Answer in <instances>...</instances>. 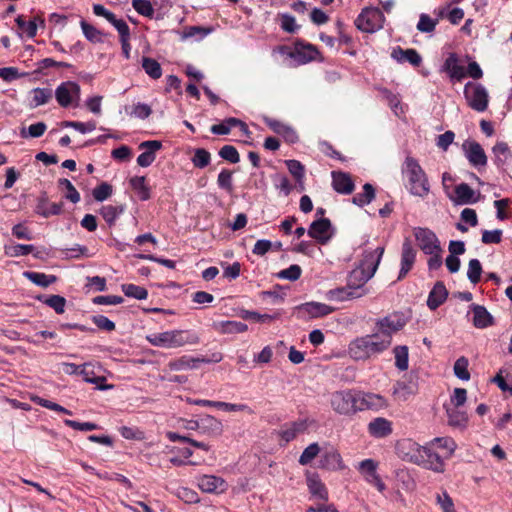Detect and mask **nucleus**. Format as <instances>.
<instances>
[{"label":"nucleus","mask_w":512,"mask_h":512,"mask_svg":"<svg viewBox=\"0 0 512 512\" xmlns=\"http://www.w3.org/2000/svg\"><path fill=\"white\" fill-rule=\"evenodd\" d=\"M383 253L384 247H378L374 251L366 252L359 265L349 273L347 285L353 292L359 294V298L368 294L369 290L365 287V284L374 276Z\"/></svg>","instance_id":"nucleus-1"},{"label":"nucleus","mask_w":512,"mask_h":512,"mask_svg":"<svg viewBox=\"0 0 512 512\" xmlns=\"http://www.w3.org/2000/svg\"><path fill=\"white\" fill-rule=\"evenodd\" d=\"M388 348V338L383 336V339H381L374 332L352 340L348 345V354L353 360L365 361L383 353Z\"/></svg>","instance_id":"nucleus-2"},{"label":"nucleus","mask_w":512,"mask_h":512,"mask_svg":"<svg viewBox=\"0 0 512 512\" xmlns=\"http://www.w3.org/2000/svg\"><path fill=\"white\" fill-rule=\"evenodd\" d=\"M146 340L153 346L177 349L185 345H196L200 342L199 335L192 330H169L152 333L146 336Z\"/></svg>","instance_id":"nucleus-3"},{"label":"nucleus","mask_w":512,"mask_h":512,"mask_svg":"<svg viewBox=\"0 0 512 512\" xmlns=\"http://www.w3.org/2000/svg\"><path fill=\"white\" fill-rule=\"evenodd\" d=\"M403 173L407 177V187L412 195L425 198L429 194L430 185L427 175L415 158L411 156L406 157Z\"/></svg>","instance_id":"nucleus-4"},{"label":"nucleus","mask_w":512,"mask_h":512,"mask_svg":"<svg viewBox=\"0 0 512 512\" xmlns=\"http://www.w3.org/2000/svg\"><path fill=\"white\" fill-rule=\"evenodd\" d=\"M330 404L332 409L341 415H353L358 409V391L340 390L331 394Z\"/></svg>","instance_id":"nucleus-5"},{"label":"nucleus","mask_w":512,"mask_h":512,"mask_svg":"<svg viewBox=\"0 0 512 512\" xmlns=\"http://www.w3.org/2000/svg\"><path fill=\"white\" fill-rule=\"evenodd\" d=\"M385 16L376 7H365L355 20V26L366 33H374L383 28Z\"/></svg>","instance_id":"nucleus-6"},{"label":"nucleus","mask_w":512,"mask_h":512,"mask_svg":"<svg viewBox=\"0 0 512 512\" xmlns=\"http://www.w3.org/2000/svg\"><path fill=\"white\" fill-rule=\"evenodd\" d=\"M464 97L468 105L477 112H483L488 107V93L481 84L466 83Z\"/></svg>","instance_id":"nucleus-7"},{"label":"nucleus","mask_w":512,"mask_h":512,"mask_svg":"<svg viewBox=\"0 0 512 512\" xmlns=\"http://www.w3.org/2000/svg\"><path fill=\"white\" fill-rule=\"evenodd\" d=\"M423 446L412 439H402L397 441L395 445L396 454L400 459L418 465L423 463L421 452H425Z\"/></svg>","instance_id":"nucleus-8"},{"label":"nucleus","mask_w":512,"mask_h":512,"mask_svg":"<svg viewBox=\"0 0 512 512\" xmlns=\"http://www.w3.org/2000/svg\"><path fill=\"white\" fill-rule=\"evenodd\" d=\"M55 98L61 107L77 106L80 100L79 84L73 81L62 82L55 90Z\"/></svg>","instance_id":"nucleus-9"},{"label":"nucleus","mask_w":512,"mask_h":512,"mask_svg":"<svg viewBox=\"0 0 512 512\" xmlns=\"http://www.w3.org/2000/svg\"><path fill=\"white\" fill-rule=\"evenodd\" d=\"M279 49L282 53H286L290 58L294 59L299 65L313 61L318 53L314 45L309 43L303 44L299 40L295 43L293 50L287 46H280Z\"/></svg>","instance_id":"nucleus-10"},{"label":"nucleus","mask_w":512,"mask_h":512,"mask_svg":"<svg viewBox=\"0 0 512 512\" xmlns=\"http://www.w3.org/2000/svg\"><path fill=\"white\" fill-rule=\"evenodd\" d=\"M405 324H406L405 321L397 315L386 316L382 319H379L376 322L375 333L381 339H383V336H386L389 340V347H390L391 343H392L393 334L398 332L399 330H401L405 326Z\"/></svg>","instance_id":"nucleus-11"},{"label":"nucleus","mask_w":512,"mask_h":512,"mask_svg":"<svg viewBox=\"0 0 512 512\" xmlns=\"http://www.w3.org/2000/svg\"><path fill=\"white\" fill-rule=\"evenodd\" d=\"M414 236L420 249L425 254H434L442 252L439 240L436 234L428 228L417 227L414 229Z\"/></svg>","instance_id":"nucleus-12"},{"label":"nucleus","mask_w":512,"mask_h":512,"mask_svg":"<svg viewBox=\"0 0 512 512\" xmlns=\"http://www.w3.org/2000/svg\"><path fill=\"white\" fill-rule=\"evenodd\" d=\"M422 449L425 451L421 452L423 463H418V465L436 473H443L445 471L444 456L435 452L430 444L423 446Z\"/></svg>","instance_id":"nucleus-13"},{"label":"nucleus","mask_w":512,"mask_h":512,"mask_svg":"<svg viewBox=\"0 0 512 512\" xmlns=\"http://www.w3.org/2000/svg\"><path fill=\"white\" fill-rule=\"evenodd\" d=\"M376 470L377 463L373 459H365L359 464V471L364 475L365 480L382 493L386 489V485L377 474Z\"/></svg>","instance_id":"nucleus-14"},{"label":"nucleus","mask_w":512,"mask_h":512,"mask_svg":"<svg viewBox=\"0 0 512 512\" xmlns=\"http://www.w3.org/2000/svg\"><path fill=\"white\" fill-rule=\"evenodd\" d=\"M143 152L137 157V164L141 167L150 166L156 159V152L162 149V142L158 140L143 141L138 146Z\"/></svg>","instance_id":"nucleus-15"},{"label":"nucleus","mask_w":512,"mask_h":512,"mask_svg":"<svg viewBox=\"0 0 512 512\" xmlns=\"http://www.w3.org/2000/svg\"><path fill=\"white\" fill-rule=\"evenodd\" d=\"M330 229L331 221L328 218H320L311 223L307 233L319 244L325 245L331 238V235L329 234Z\"/></svg>","instance_id":"nucleus-16"},{"label":"nucleus","mask_w":512,"mask_h":512,"mask_svg":"<svg viewBox=\"0 0 512 512\" xmlns=\"http://www.w3.org/2000/svg\"><path fill=\"white\" fill-rule=\"evenodd\" d=\"M358 409L359 411L374 410L379 411L387 407V400L380 394L365 393L358 391Z\"/></svg>","instance_id":"nucleus-17"},{"label":"nucleus","mask_w":512,"mask_h":512,"mask_svg":"<svg viewBox=\"0 0 512 512\" xmlns=\"http://www.w3.org/2000/svg\"><path fill=\"white\" fill-rule=\"evenodd\" d=\"M199 489L205 493H223L227 490L226 481L215 475H202L197 478Z\"/></svg>","instance_id":"nucleus-18"},{"label":"nucleus","mask_w":512,"mask_h":512,"mask_svg":"<svg viewBox=\"0 0 512 512\" xmlns=\"http://www.w3.org/2000/svg\"><path fill=\"white\" fill-rule=\"evenodd\" d=\"M264 122L274 133L282 136L287 143L294 144L298 142L299 136L292 126L268 117L264 119Z\"/></svg>","instance_id":"nucleus-19"},{"label":"nucleus","mask_w":512,"mask_h":512,"mask_svg":"<svg viewBox=\"0 0 512 512\" xmlns=\"http://www.w3.org/2000/svg\"><path fill=\"white\" fill-rule=\"evenodd\" d=\"M62 211L63 202H49V198L46 192L41 193V195L38 197L35 207L36 214L44 218H49L51 216L60 215Z\"/></svg>","instance_id":"nucleus-20"},{"label":"nucleus","mask_w":512,"mask_h":512,"mask_svg":"<svg viewBox=\"0 0 512 512\" xmlns=\"http://www.w3.org/2000/svg\"><path fill=\"white\" fill-rule=\"evenodd\" d=\"M416 250L413 248L411 241L407 238L402 244L401 252V268L398 275V280H402L406 277L409 271L412 269L416 260Z\"/></svg>","instance_id":"nucleus-21"},{"label":"nucleus","mask_w":512,"mask_h":512,"mask_svg":"<svg viewBox=\"0 0 512 512\" xmlns=\"http://www.w3.org/2000/svg\"><path fill=\"white\" fill-rule=\"evenodd\" d=\"M331 176L332 186L336 192L343 195H349L354 191L355 184L350 174L342 171H333Z\"/></svg>","instance_id":"nucleus-22"},{"label":"nucleus","mask_w":512,"mask_h":512,"mask_svg":"<svg viewBox=\"0 0 512 512\" xmlns=\"http://www.w3.org/2000/svg\"><path fill=\"white\" fill-rule=\"evenodd\" d=\"M222 431V422L214 416L205 414L199 417V433L213 437L221 435Z\"/></svg>","instance_id":"nucleus-23"},{"label":"nucleus","mask_w":512,"mask_h":512,"mask_svg":"<svg viewBox=\"0 0 512 512\" xmlns=\"http://www.w3.org/2000/svg\"><path fill=\"white\" fill-rule=\"evenodd\" d=\"M466 157L469 163L474 167L486 166L487 156L482 146L475 141L464 144Z\"/></svg>","instance_id":"nucleus-24"},{"label":"nucleus","mask_w":512,"mask_h":512,"mask_svg":"<svg viewBox=\"0 0 512 512\" xmlns=\"http://www.w3.org/2000/svg\"><path fill=\"white\" fill-rule=\"evenodd\" d=\"M298 310L311 318H320L333 313L336 308L320 302H306L298 306Z\"/></svg>","instance_id":"nucleus-25"},{"label":"nucleus","mask_w":512,"mask_h":512,"mask_svg":"<svg viewBox=\"0 0 512 512\" xmlns=\"http://www.w3.org/2000/svg\"><path fill=\"white\" fill-rule=\"evenodd\" d=\"M368 433L374 438H385L393 432L392 422L383 417H377L369 422Z\"/></svg>","instance_id":"nucleus-26"},{"label":"nucleus","mask_w":512,"mask_h":512,"mask_svg":"<svg viewBox=\"0 0 512 512\" xmlns=\"http://www.w3.org/2000/svg\"><path fill=\"white\" fill-rule=\"evenodd\" d=\"M307 428V421L299 419L297 421L284 424L279 431V436L286 443H289L290 441L294 440L298 434L306 431Z\"/></svg>","instance_id":"nucleus-27"},{"label":"nucleus","mask_w":512,"mask_h":512,"mask_svg":"<svg viewBox=\"0 0 512 512\" xmlns=\"http://www.w3.org/2000/svg\"><path fill=\"white\" fill-rule=\"evenodd\" d=\"M391 57L399 63L408 62L414 67H419L422 63L421 55L413 48L402 49L398 46L393 49Z\"/></svg>","instance_id":"nucleus-28"},{"label":"nucleus","mask_w":512,"mask_h":512,"mask_svg":"<svg viewBox=\"0 0 512 512\" xmlns=\"http://www.w3.org/2000/svg\"><path fill=\"white\" fill-rule=\"evenodd\" d=\"M448 291L442 281H438L429 292L427 306L430 310H436L447 299Z\"/></svg>","instance_id":"nucleus-29"},{"label":"nucleus","mask_w":512,"mask_h":512,"mask_svg":"<svg viewBox=\"0 0 512 512\" xmlns=\"http://www.w3.org/2000/svg\"><path fill=\"white\" fill-rule=\"evenodd\" d=\"M459 59L456 53H450L443 64V71L448 73L451 79L461 81L466 77L465 69L459 65Z\"/></svg>","instance_id":"nucleus-30"},{"label":"nucleus","mask_w":512,"mask_h":512,"mask_svg":"<svg viewBox=\"0 0 512 512\" xmlns=\"http://www.w3.org/2000/svg\"><path fill=\"white\" fill-rule=\"evenodd\" d=\"M471 308L473 311V325L476 328L484 329L494 324L493 316L484 306L472 304Z\"/></svg>","instance_id":"nucleus-31"},{"label":"nucleus","mask_w":512,"mask_h":512,"mask_svg":"<svg viewBox=\"0 0 512 512\" xmlns=\"http://www.w3.org/2000/svg\"><path fill=\"white\" fill-rule=\"evenodd\" d=\"M80 375L82 376L84 381L96 384L98 389L100 390H107L111 388V385L101 384L102 382H105L106 379L105 377L96 375L94 371V365L92 363H84L83 368L80 371Z\"/></svg>","instance_id":"nucleus-32"},{"label":"nucleus","mask_w":512,"mask_h":512,"mask_svg":"<svg viewBox=\"0 0 512 512\" xmlns=\"http://www.w3.org/2000/svg\"><path fill=\"white\" fill-rule=\"evenodd\" d=\"M129 184L141 201L151 198L150 187L146 184L145 176H134L129 180Z\"/></svg>","instance_id":"nucleus-33"},{"label":"nucleus","mask_w":512,"mask_h":512,"mask_svg":"<svg viewBox=\"0 0 512 512\" xmlns=\"http://www.w3.org/2000/svg\"><path fill=\"white\" fill-rule=\"evenodd\" d=\"M454 192L456 194L455 201L459 204H471L476 202L474 190L466 183L455 186Z\"/></svg>","instance_id":"nucleus-34"},{"label":"nucleus","mask_w":512,"mask_h":512,"mask_svg":"<svg viewBox=\"0 0 512 512\" xmlns=\"http://www.w3.org/2000/svg\"><path fill=\"white\" fill-rule=\"evenodd\" d=\"M374 198L375 189L373 185L366 183L363 185V192L357 193L352 197V203L359 207H364L365 205L370 204Z\"/></svg>","instance_id":"nucleus-35"},{"label":"nucleus","mask_w":512,"mask_h":512,"mask_svg":"<svg viewBox=\"0 0 512 512\" xmlns=\"http://www.w3.org/2000/svg\"><path fill=\"white\" fill-rule=\"evenodd\" d=\"M23 275L33 284L41 287H48L51 284L55 283L57 280V277L55 275H47L45 273L40 272L25 271Z\"/></svg>","instance_id":"nucleus-36"},{"label":"nucleus","mask_w":512,"mask_h":512,"mask_svg":"<svg viewBox=\"0 0 512 512\" xmlns=\"http://www.w3.org/2000/svg\"><path fill=\"white\" fill-rule=\"evenodd\" d=\"M307 486L309 492L322 500H328V491L318 476H310L307 478Z\"/></svg>","instance_id":"nucleus-37"},{"label":"nucleus","mask_w":512,"mask_h":512,"mask_svg":"<svg viewBox=\"0 0 512 512\" xmlns=\"http://www.w3.org/2000/svg\"><path fill=\"white\" fill-rule=\"evenodd\" d=\"M32 100L30 106L35 108L41 105L48 103L53 96L52 90L50 88H34L31 91Z\"/></svg>","instance_id":"nucleus-38"},{"label":"nucleus","mask_w":512,"mask_h":512,"mask_svg":"<svg viewBox=\"0 0 512 512\" xmlns=\"http://www.w3.org/2000/svg\"><path fill=\"white\" fill-rule=\"evenodd\" d=\"M395 357V366L400 371H405L409 367V350L406 345H399L393 349Z\"/></svg>","instance_id":"nucleus-39"},{"label":"nucleus","mask_w":512,"mask_h":512,"mask_svg":"<svg viewBox=\"0 0 512 512\" xmlns=\"http://www.w3.org/2000/svg\"><path fill=\"white\" fill-rule=\"evenodd\" d=\"M429 444L444 450V458L446 459L450 458L456 449V443L450 437L434 438Z\"/></svg>","instance_id":"nucleus-40"},{"label":"nucleus","mask_w":512,"mask_h":512,"mask_svg":"<svg viewBox=\"0 0 512 512\" xmlns=\"http://www.w3.org/2000/svg\"><path fill=\"white\" fill-rule=\"evenodd\" d=\"M47 306L54 309L57 314H63L65 311L66 299L60 295L40 296L38 297Z\"/></svg>","instance_id":"nucleus-41"},{"label":"nucleus","mask_w":512,"mask_h":512,"mask_svg":"<svg viewBox=\"0 0 512 512\" xmlns=\"http://www.w3.org/2000/svg\"><path fill=\"white\" fill-rule=\"evenodd\" d=\"M327 297L330 300L345 301L349 299L359 298V294L353 292L348 285L341 288L332 289L327 293Z\"/></svg>","instance_id":"nucleus-42"},{"label":"nucleus","mask_w":512,"mask_h":512,"mask_svg":"<svg viewBox=\"0 0 512 512\" xmlns=\"http://www.w3.org/2000/svg\"><path fill=\"white\" fill-rule=\"evenodd\" d=\"M100 215L108 225H113L120 214L124 212V206L105 205L100 209Z\"/></svg>","instance_id":"nucleus-43"},{"label":"nucleus","mask_w":512,"mask_h":512,"mask_svg":"<svg viewBox=\"0 0 512 512\" xmlns=\"http://www.w3.org/2000/svg\"><path fill=\"white\" fill-rule=\"evenodd\" d=\"M460 407H454L453 409H447L448 423L453 427H463L468 421V416L465 411L459 409Z\"/></svg>","instance_id":"nucleus-44"},{"label":"nucleus","mask_w":512,"mask_h":512,"mask_svg":"<svg viewBox=\"0 0 512 512\" xmlns=\"http://www.w3.org/2000/svg\"><path fill=\"white\" fill-rule=\"evenodd\" d=\"M142 67L152 79H159L162 76L161 65L153 58L143 57Z\"/></svg>","instance_id":"nucleus-45"},{"label":"nucleus","mask_w":512,"mask_h":512,"mask_svg":"<svg viewBox=\"0 0 512 512\" xmlns=\"http://www.w3.org/2000/svg\"><path fill=\"white\" fill-rule=\"evenodd\" d=\"M81 28L84 36L92 43H102L103 42V33L98 30L93 25L87 23L85 20H82Z\"/></svg>","instance_id":"nucleus-46"},{"label":"nucleus","mask_w":512,"mask_h":512,"mask_svg":"<svg viewBox=\"0 0 512 512\" xmlns=\"http://www.w3.org/2000/svg\"><path fill=\"white\" fill-rule=\"evenodd\" d=\"M211 154L204 148H197L194 150V155L191 158V162L194 167L203 169L210 164Z\"/></svg>","instance_id":"nucleus-47"},{"label":"nucleus","mask_w":512,"mask_h":512,"mask_svg":"<svg viewBox=\"0 0 512 512\" xmlns=\"http://www.w3.org/2000/svg\"><path fill=\"white\" fill-rule=\"evenodd\" d=\"M493 153L495 156V164L497 166L504 165L507 159L510 157V149L508 144L505 142H497L493 147Z\"/></svg>","instance_id":"nucleus-48"},{"label":"nucleus","mask_w":512,"mask_h":512,"mask_svg":"<svg viewBox=\"0 0 512 512\" xmlns=\"http://www.w3.org/2000/svg\"><path fill=\"white\" fill-rule=\"evenodd\" d=\"M122 291L127 297L135 298L138 300H144L148 297V291L142 286L135 284H123Z\"/></svg>","instance_id":"nucleus-49"},{"label":"nucleus","mask_w":512,"mask_h":512,"mask_svg":"<svg viewBox=\"0 0 512 512\" xmlns=\"http://www.w3.org/2000/svg\"><path fill=\"white\" fill-rule=\"evenodd\" d=\"M61 126L63 128H73L77 130L78 132L85 134L88 132H92L96 129V122L95 121H88V122H80V121H63L61 123Z\"/></svg>","instance_id":"nucleus-50"},{"label":"nucleus","mask_w":512,"mask_h":512,"mask_svg":"<svg viewBox=\"0 0 512 512\" xmlns=\"http://www.w3.org/2000/svg\"><path fill=\"white\" fill-rule=\"evenodd\" d=\"M469 361L466 357H459L454 363V374L457 378L467 381L470 379V373L468 371Z\"/></svg>","instance_id":"nucleus-51"},{"label":"nucleus","mask_w":512,"mask_h":512,"mask_svg":"<svg viewBox=\"0 0 512 512\" xmlns=\"http://www.w3.org/2000/svg\"><path fill=\"white\" fill-rule=\"evenodd\" d=\"M217 185L219 188L231 193L233 191V171L222 169L217 178Z\"/></svg>","instance_id":"nucleus-52"},{"label":"nucleus","mask_w":512,"mask_h":512,"mask_svg":"<svg viewBox=\"0 0 512 512\" xmlns=\"http://www.w3.org/2000/svg\"><path fill=\"white\" fill-rule=\"evenodd\" d=\"M175 495L187 504H195L200 501L198 493L188 487H179L177 488Z\"/></svg>","instance_id":"nucleus-53"},{"label":"nucleus","mask_w":512,"mask_h":512,"mask_svg":"<svg viewBox=\"0 0 512 512\" xmlns=\"http://www.w3.org/2000/svg\"><path fill=\"white\" fill-rule=\"evenodd\" d=\"M15 22L17 27L25 32L28 37L33 38L37 34V23L35 20L26 21L23 15H19Z\"/></svg>","instance_id":"nucleus-54"},{"label":"nucleus","mask_w":512,"mask_h":512,"mask_svg":"<svg viewBox=\"0 0 512 512\" xmlns=\"http://www.w3.org/2000/svg\"><path fill=\"white\" fill-rule=\"evenodd\" d=\"M34 251L33 245L14 244L5 246V254L10 257H19L32 253Z\"/></svg>","instance_id":"nucleus-55"},{"label":"nucleus","mask_w":512,"mask_h":512,"mask_svg":"<svg viewBox=\"0 0 512 512\" xmlns=\"http://www.w3.org/2000/svg\"><path fill=\"white\" fill-rule=\"evenodd\" d=\"M482 265L478 259H471L468 263L467 277L473 284L480 282L482 274Z\"/></svg>","instance_id":"nucleus-56"},{"label":"nucleus","mask_w":512,"mask_h":512,"mask_svg":"<svg viewBox=\"0 0 512 512\" xmlns=\"http://www.w3.org/2000/svg\"><path fill=\"white\" fill-rule=\"evenodd\" d=\"M132 7L142 16L152 19L154 17V8L149 0H132Z\"/></svg>","instance_id":"nucleus-57"},{"label":"nucleus","mask_w":512,"mask_h":512,"mask_svg":"<svg viewBox=\"0 0 512 512\" xmlns=\"http://www.w3.org/2000/svg\"><path fill=\"white\" fill-rule=\"evenodd\" d=\"M112 193L113 187L108 182H102L92 190V196L98 202L108 199Z\"/></svg>","instance_id":"nucleus-58"},{"label":"nucleus","mask_w":512,"mask_h":512,"mask_svg":"<svg viewBox=\"0 0 512 512\" xmlns=\"http://www.w3.org/2000/svg\"><path fill=\"white\" fill-rule=\"evenodd\" d=\"M58 186L67 190V193L65 194V198L67 200L71 201L72 203H78L80 201V194L70 180L66 178H60L58 180Z\"/></svg>","instance_id":"nucleus-59"},{"label":"nucleus","mask_w":512,"mask_h":512,"mask_svg":"<svg viewBox=\"0 0 512 512\" xmlns=\"http://www.w3.org/2000/svg\"><path fill=\"white\" fill-rule=\"evenodd\" d=\"M279 18L281 29L287 33L293 34L300 28L295 17L288 13L279 14Z\"/></svg>","instance_id":"nucleus-60"},{"label":"nucleus","mask_w":512,"mask_h":512,"mask_svg":"<svg viewBox=\"0 0 512 512\" xmlns=\"http://www.w3.org/2000/svg\"><path fill=\"white\" fill-rule=\"evenodd\" d=\"M219 156L233 164H236L240 161V155L237 149L232 145H224L219 150Z\"/></svg>","instance_id":"nucleus-61"},{"label":"nucleus","mask_w":512,"mask_h":512,"mask_svg":"<svg viewBox=\"0 0 512 512\" xmlns=\"http://www.w3.org/2000/svg\"><path fill=\"white\" fill-rule=\"evenodd\" d=\"M320 452V447L317 443H312L304 449L299 458L301 465H308Z\"/></svg>","instance_id":"nucleus-62"},{"label":"nucleus","mask_w":512,"mask_h":512,"mask_svg":"<svg viewBox=\"0 0 512 512\" xmlns=\"http://www.w3.org/2000/svg\"><path fill=\"white\" fill-rule=\"evenodd\" d=\"M437 23H438L437 19H432L427 14H421L420 18H419V21L417 23V29L420 32L430 33V32H433L435 30V27H436Z\"/></svg>","instance_id":"nucleus-63"},{"label":"nucleus","mask_w":512,"mask_h":512,"mask_svg":"<svg viewBox=\"0 0 512 512\" xmlns=\"http://www.w3.org/2000/svg\"><path fill=\"white\" fill-rule=\"evenodd\" d=\"M302 269L299 265L293 264L286 269L281 270L278 273V277L281 279H287L290 281H296L300 278Z\"/></svg>","instance_id":"nucleus-64"}]
</instances>
